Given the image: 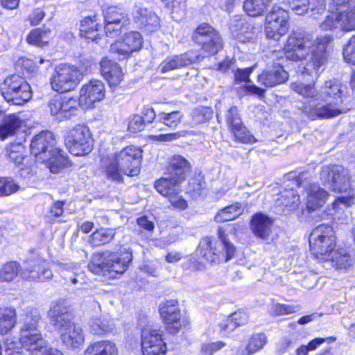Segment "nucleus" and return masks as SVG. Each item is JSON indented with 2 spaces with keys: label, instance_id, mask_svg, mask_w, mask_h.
Listing matches in <instances>:
<instances>
[{
  "label": "nucleus",
  "instance_id": "dca6fc26",
  "mask_svg": "<svg viewBox=\"0 0 355 355\" xmlns=\"http://www.w3.org/2000/svg\"><path fill=\"white\" fill-rule=\"evenodd\" d=\"M225 121L229 130L236 141L244 144H253L257 141L244 126L237 107L232 106L227 110Z\"/></svg>",
  "mask_w": 355,
  "mask_h": 355
},
{
  "label": "nucleus",
  "instance_id": "338daca9",
  "mask_svg": "<svg viewBox=\"0 0 355 355\" xmlns=\"http://www.w3.org/2000/svg\"><path fill=\"white\" fill-rule=\"evenodd\" d=\"M45 15L46 13L42 8H37L28 15L27 21L31 26H37L44 19Z\"/></svg>",
  "mask_w": 355,
  "mask_h": 355
},
{
  "label": "nucleus",
  "instance_id": "e433bc0d",
  "mask_svg": "<svg viewBox=\"0 0 355 355\" xmlns=\"http://www.w3.org/2000/svg\"><path fill=\"white\" fill-rule=\"evenodd\" d=\"M24 121L16 114H10L5 116L2 124L0 125V138L2 140L13 135L20 128Z\"/></svg>",
  "mask_w": 355,
  "mask_h": 355
},
{
  "label": "nucleus",
  "instance_id": "1a4fd4ad",
  "mask_svg": "<svg viewBox=\"0 0 355 355\" xmlns=\"http://www.w3.org/2000/svg\"><path fill=\"white\" fill-rule=\"evenodd\" d=\"M4 99L13 105H23L32 97L30 85L17 75L7 77L1 86Z\"/></svg>",
  "mask_w": 355,
  "mask_h": 355
},
{
  "label": "nucleus",
  "instance_id": "7c9ffc66",
  "mask_svg": "<svg viewBox=\"0 0 355 355\" xmlns=\"http://www.w3.org/2000/svg\"><path fill=\"white\" fill-rule=\"evenodd\" d=\"M354 203L355 198L354 196L339 197L330 207L327 208L325 213L327 216H333L335 220H343L347 217L343 208L349 207Z\"/></svg>",
  "mask_w": 355,
  "mask_h": 355
},
{
  "label": "nucleus",
  "instance_id": "69168bd1",
  "mask_svg": "<svg viewBox=\"0 0 355 355\" xmlns=\"http://www.w3.org/2000/svg\"><path fill=\"white\" fill-rule=\"evenodd\" d=\"M141 347L143 355H165L166 352V345H155L150 347L144 346Z\"/></svg>",
  "mask_w": 355,
  "mask_h": 355
},
{
  "label": "nucleus",
  "instance_id": "8fccbe9b",
  "mask_svg": "<svg viewBox=\"0 0 355 355\" xmlns=\"http://www.w3.org/2000/svg\"><path fill=\"white\" fill-rule=\"evenodd\" d=\"M6 156L15 166L23 164L26 159L25 148L21 144H12L6 148Z\"/></svg>",
  "mask_w": 355,
  "mask_h": 355
},
{
  "label": "nucleus",
  "instance_id": "9b49d317",
  "mask_svg": "<svg viewBox=\"0 0 355 355\" xmlns=\"http://www.w3.org/2000/svg\"><path fill=\"white\" fill-rule=\"evenodd\" d=\"M320 179L324 187L336 193L346 192L351 187L349 171L341 165L322 166Z\"/></svg>",
  "mask_w": 355,
  "mask_h": 355
},
{
  "label": "nucleus",
  "instance_id": "a878e982",
  "mask_svg": "<svg viewBox=\"0 0 355 355\" xmlns=\"http://www.w3.org/2000/svg\"><path fill=\"white\" fill-rule=\"evenodd\" d=\"M102 76L107 80L111 87L120 84L123 78V73L120 66L115 62L103 58L100 63Z\"/></svg>",
  "mask_w": 355,
  "mask_h": 355
},
{
  "label": "nucleus",
  "instance_id": "e2e57ef3",
  "mask_svg": "<svg viewBox=\"0 0 355 355\" xmlns=\"http://www.w3.org/2000/svg\"><path fill=\"white\" fill-rule=\"evenodd\" d=\"M299 310L300 306L297 305L277 304L274 306V313L278 315L294 313Z\"/></svg>",
  "mask_w": 355,
  "mask_h": 355
},
{
  "label": "nucleus",
  "instance_id": "2f4dec72",
  "mask_svg": "<svg viewBox=\"0 0 355 355\" xmlns=\"http://www.w3.org/2000/svg\"><path fill=\"white\" fill-rule=\"evenodd\" d=\"M190 163L183 156L175 155L170 159L167 173L183 181L186 173L190 170Z\"/></svg>",
  "mask_w": 355,
  "mask_h": 355
},
{
  "label": "nucleus",
  "instance_id": "cd10ccee",
  "mask_svg": "<svg viewBox=\"0 0 355 355\" xmlns=\"http://www.w3.org/2000/svg\"><path fill=\"white\" fill-rule=\"evenodd\" d=\"M345 87L341 83L336 80H329L324 82L322 87L320 89L318 96L331 101H338V103L343 104V94L345 92Z\"/></svg>",
  "mask_w": 355,
  "mask_h": 355
},
{
  "label": "nucleus",
  "instance_id": "de8ad7c7",
  "mask_svg": "<svg viewBox=\"0 0 355 355\" xmlns=\"http://www.w3.org/2000/svg\"><path fill=\"white\" fill-rule=\"evenodd\" d=\"M45 163L50 171L53 173H58L68 164V159L61 155L60 149H56V153H51V156L46 158Z\"/></svg>",
  "mask_w": 355,
  "mask_h": 355
},
{
  "label": "nucleus",
  "instance_id": "9d476101",
  "mask_svg": "<svg viewBox=\"0 0 355 355\" xmlns=\"http://www.w3.org/2000/svg\"><path fill=\"white\" fill-rule=\"evenodd\" d=\"M65 144L71 154L83 156L92 151L94 140L87 126L78 125L67 132L65 136Z\"/></svg>",
  "mask_w": 355,
  "mask_h": 355
},
{
  "label": "nucleus",
  "instance_id": "c03bdc74",
  "mask_svg": "<svg viewBox=\"0 0 355 355\" xmlns=\"http://www.w3.org/2000/svg\"><path fill=\"white\" fill-rule=\"evenodd\" d=\"M243 212L241 204L235 203L220 209L215 216L217 223H224L236 219Z\"/></svg>",
  "mask_w": 355,
  "mask_h": 355
},
{
  "label": "nucleus",
  "instance_id": "423d86ee",
  "mask_svg": "<svg viewBox=\"0 0 355 355\" xmlns=\"http://www.w3.org/2000/svg\"><path fill=\"white\" fill-rule=\"evenodd\" d=\"M236 252L235 246L229 241L222 228L217 232V238L205 237L199 243L198 253L209 263H220L232 259Z\"/></svg>",
  "mask_w": 355,
  "mask_h": 355
},
{
  "label": "nucleus",
  "instance_id": "c85d7f7f",
  "mask_svg": "<svg viewBox=\"0 0 355 355\" xmlns=\"http://www.w3.org/2000/svg\"><path fill=\"white\" fill-rule=\"evenodd\" d=\"M251 230L254 234L263 240L268 239L271 232L272 220L266 215L257 213L252 217Z\"/></svg>",
  "mask_w": 355,
  "mask_h": 355
},
{
  "label": "nucleus",
  "instance_id": "ea45409f",
  "mask_svg": "<svg viewBox=\"0 0 355 355\" xmlns=\"http://www.w3.org/2000/svg\"><path fill=\"white\" fill-rule=\"evenodd\" d=\"M80 35L92 41L98 42V24L96 23V16L87 17L80 23Z\"/></svg>",
  "mask_w": 355,
  "mask_h": 355
},
{
  "label": "nucleus",
  "instance_id": "f3484780",
  "mask_svg": "<svg viewBox=\"0 0 355 355\" xmlns=\"http://www.w3.org/2000/svg\"><path fill=\"white\" fill-rule=\"evenodd\" d=\"M159 311L166 330L171 334L178 333L182 326L178 302L175 300L162 302L159 306Z\"/></svg>",
  "mask_w": 355,
  "mask_h": 355
},
{
  "label": "nucleus",
  "instance_id": "412c9836",
  "mask_svg": "<svg viewBox=\"0 0 355 355\" xmlns=\"http://www.w3.org/2000/svg\"><path fill=\"white\" fill-rule=\"evenodd\" d=\"M134 21L140 28L148 32H155L159 28V17L146 8L140 5H135L132 10Z\"/></svg>",
  "mask_w": 355,
  "mask_h": 355
},
{
  "label": "nucleus",
  "instance_id": "f704fd0d",
  "mask_svg": "<svg viewBox=\"0 0 355 355\" xmlns=\"http://www.w3.org/2000/svg\"><path fill=\"white\" fill-rule=\"evenodd\" d=\"M117 354L118 349L115 343L110 340L92 343L84 352V355H117Z\"/></svg>",
  "mask_w": 355,
  "mask_h": 355
},
{
  "label": "nucleus",
  "instance_id": "3c124183",
  "mask_svg": "<svg viewBox=\"0 0 355 355\" xmlns=\"http://www.w3.org/2000/svg\"><path fill=\"white\" fill-rule=\"evenodd\" d=\"M155 345H166L159 330L144 329L141 333V347H150Z\"/></svg>",
  "mask_w": 355,
  "mask_h": 355
},
{
  "label": "nucleus",
  "instance_id": "79ce46f5",
  "mask_svg": "<svg viewBox=\"0 0 355 355\" xmlns=\"http://www.w3.org/2000/svg\"><path fill=\"white\" fill-rule=\"evenodd\" d=\"M17 313L12 308H0V334L8 333L16 324Z\"/></svg>",
  "mask_w": 355,
  "mask_h": 355
},
{
  "label": "nucleus",
  "instance_id": "a211bd4d",
  "mask_svg": "<svg viewBox=\"0 0 355 355\" xmlns=\"http://www.w3.org/2000/svg\"><path fill=\"white\" fill-rule=\"evenodd\" d=\"M143 37L137 31H131L123 36L121 41H117L110 46V51L123 57L130 56L133 52L141 49Z\"/></svg>",
  "mask_w": 355,
  "mask_h": 355
},
{
  "label": "nucleus",
  "instance_id": "4be33fe9",
  "mask_svg": "<svg viewBox=\"0 0 355 355\" xmlns=\"http://www.w3.org/2000/svg\"><path fill=\"white\" fill-rule=\"evenodd\" d=\"M290 8L296 14L302 15L310 8L311 16L318 19L326 10L325 0H288Z\"/></svg>",
  "mask_w": 355,
  "mask_h": 355
},
{
  "label": "nucleus",
  "instance_id": "bf43d9fd",
  "mask_svg": "<svg viewBox=\"0 0 355 355\" xmlns=\"http://www.w3.org/2000/svg\"><path fill=\"white\" fill-rule=\"evenodd\" d=\"M146 125L143 116L135 114L130 118L128 130L130 132L136 133L142 131L145 128Z\"/></svg>",
  "mask_w": 355,
  "mask_h": 355
},
{
  "label": "nucleus",
  "instance_id": "0eeeda50",
  "mask_svg": "<svg viewBox=\"0 0 355 355\" xmlns=\"http://www.w3.org/2000/svg\"><path fill=\"white\" fill-rule=\"evenodd\" d=\"M336 237L333 227L328 225H320L311 234L309 245L315 257L327 261L335 250Z\"/></svg>",
  "mask_w": 355,
  "mask_h": 355
},
{
  "label": "nucleus",
  "instance_id": "ddd939ff",
  "mask_svg": "<svg viewBox=\"0 0 355 355\" xmlns=\"http://www.w3.org/2000/svg\"><path fill=\"white\" fill-rule=\"evenodd\" d=\"M20 277L28 281L44 282L51 279L53 273L46 260L37 253H32L24 262Z\"/></svg>",
  "mask_w": 355,
  "mask_h": 355
},
{
  "label": "nucleus",
  "instance_id": "6ab92c4d",
  "mask_svg": "<svg viewBox=\"0 0 355 355\" xmlns=\"http://www.w3.org/2000/svg\"><path fill=\"white\" fill-rule=\"evenodd\" d=\"M201 59L197 51H189L178 55L167 57L159 64L158 70L161 73H167L192 64Z\"/></svg>",
  "mask_w": 355,
  "mask_h": 355
},
{
  "label": "nucleus",
  "instance_id": "aec40b11",
  "mask_svg": "<svg viewBox=\"0 0 355 355\" xmlns=\"http://www.w3.org/2000/svg\"><path fill=\"white\" fill-rule=\"evenodd\" d=\"M105 93L103 83L98 80H92L80 89L79 102L86 106H91L95 102L103 100Z\"/></svg>",
  "mask_w": 355,
  "mask_h": 355
},
{
  "label": "nucleus",
  "instance_id": "a18cd8bd",
  "mask_svg": "<svg viewBox=\"0 0 355 355\" xmlns=\"http://www.w3.org/2000/svg\"><path fill=\"white\" fill-rule=\"evenodd\" d=\"M248 321V314L242 311H238L232 313L225 323L220 324L221 329L230 332L235 328L247 324Z\"/></svg>",
  "mask_w": 355,
  "mask_h": 355
},
{
  "label": "nucleus",
  "instance_id": "5fc2aeb1",
  "mask_svg": "<svg viewBox=\"0 0 355 355\" xmlns=\"http://www.w3.org/2000/svg\"><path fill=\"white\" fill-rule=\"evenodd\" d=\"M183 114L180 111H174L170 113L161 112L159 118L161 123L171 129H175L181 122Z\"/></svg>",
  "mask_w": 355,
  "mask_h": 355
},
{
  "label": "nucleus",
  "instance_id": "37998d69",
  "mask_svg": "<svg viewBox=\"0 0 355 355\" xmlns=\"http://www.w3.org/2000/svg\"><path fill=\"white\" fill-rule=\"evenodd\" d=\"M272 0H245L243 9L248 15L259 17L267 10Z\"/></svg>",
  "mask_w": 355,
  "mask_h": 355
},
{
  "label": "nucleus",
  "instance_id": "c9c22d12",
  "mask_svg": "<svg viewBox=\"0 0 355 355\" xmlns=\"http://www.w3.org/2000/svg\"><path fill=\"white\" fill-rule=\"evenodd\" d=\"M89 327L93 334L103 336L113 330L114 324L110 317L101 315L92 318L89 322Z\"/></svg>",
  "mask_w": 355,
  "mask_h": 355
},
{
  "label": "nucleus",
  "instance_id": "f03ea898",
  "mask_svg": "<svg viewBox=\"0 0 355 355\" xmlns=\"http://www.w3.org/2000/svg\"><path fill=\"white\" fill-rule=\"evenodd\" d=\"M293 91L305 98H312L303 105L304 113L311 119H327L336 117L347 112L349 109L344 107L338 101H331L318 96L315 88V82L309 84L293 83L291 84Z\"/></svg>",
  "mask_w": 355,
  "mask_h": 355
},
{
  "label": "nucleus",
  "instance_id": "052dcab7",
  "mask_svg": "<svg viewBox=\"0 0 355 355\" xmlns=\"http://www.w3.org/2000/svg\"><path fill=\"white\" fill-rule=\"evenodd\" d=\"M187 133V131H180L173 133L162 134L159 135H150L149 137L152 141H154L168 142L177 140L180 137H183L186 136Z\"/></svg>",
  "mask_w": 355,
  "mask_h": 355
},
{
  "label": "nucleus",
  "instance_id": "4468645a",
  "mask_svg": "<svg viewBox=\"0 0 355 355\" xmlns=\"http://www.w3.org/2000/svg\"><path fill=\"white\" fill-rule=\"evenodd\" d=\"M192 38L201 45L202 49L209 55L216 54L223 46L219 33L207 24L199 25Z\"/></svg>",
  "mask_w": 355,
  "mask_h": 355
},
{
  "label": "nucleus",
  "instance_id": "f8f14e48",
  "mask_svg": "<svg viewBox=\"0 0 355 355\" xmlns=\"http://www.w3.org/2000/svg\"><path fill=\"white\" fill-rule=\"evenodd\" d=\"M288 12L279 6H273L265 19V34L268 39L279 41L289 29Z\"/></svg>",
  "mask_w": 355,
  "mask_h": 355
},
{
  "label": "nucleus",
  "instance_id": "13d9d810",
  "mask_svg": "<svg viewBox=\"0 0 355 355\" xmlns=\"http://www.w3.org/2000/svg\"><path fill=\"white\" fill-rule=\"evenodd\" d=\"M343 58L346 62L355 64V35H353L343 49Z\"/></svg>",
  "mask_w": 355,
  "mask_h": 355
},
{
  "label": "nucleus",
  "instance_id": "603ef678",
  "mask_svg": "<svg viewBox=\"0 0 355 355\" xmlns=\"http://www.w3.org/2000/svg\"><path fill=\"white\" fill-rule=\"evenodd\" d=\"M60 121L69 119L77 114L78 103L75 98L62 97Z\"/></svg>",
  "mask_w": 355,
  "mask_h": 355
},
{
  "label": "nucleus",
  "instance_id": "774afa93",
  "mask_svg": "<svg viewBox=\"0 0 355 355\" xmlns=\"http://www.w3.org/2000/svg\"><path fill=\"white\" fill-rule=\"evenodd\" d=\"M345 20V31L355 30V8L350 10H345V15H343Z\"/></svg>",
  "mask_w": 355,
  "mask_h": 355
},
{
  "label": "nucleus",
  "instance_id": "49530a36",
  "mask_svg": "<svg viewBox=\"0 0 355 355\" xmlns=\"http://www.w3.org/2000/svg\"><path fill=\"white\" fill-rule=\"evenodd\" d=\"M267 341L264 334H257L252 336L251 339L245 349H239L237 355H250L261 349Z\"/></svg>",
  "mask_w": 355,
  "mask_h": 355
},
{
  "label": "nucleus",
  "instance_id": "7ed1b4c3",
  "mask_svg": "<svg viewBox=\"0 0 355 355\" xmlns=\"http://www.w3.org/2000/svg\"><path fill=\"white\" fill-rule=\"evenodd\" d=\"M141 154L142 150L139 148L129 146L119 153L103 155L101 166L107 178L121 181L122 173L129 176L139 173Z\"/></svg>",
  "mask_w": 355,
  "mask_h": 355
},
{
  "label": "nucleus",
  "instance_id": "0e129e2a",
  "mask_svg": "<svg viewBox=\"0 0 355 355\" xmlns=\"http://www.w3.org/2000/svg\"><path fill=\"white\" fill-rule=\"evenodd\" d=\"M62 105V97H55L49 103L51 114L55 116L59 121H60Z\"/></svg>",
  "mask_w": 355,
  "mask_h": 355
},
{
  "label": "nucleus",
  "instance_id": "2eb2a0df",
  "mask_svg": "<svg viewBox=\"0 0 355 355\" xmlns=\"http://www.w3.org/2000/svg\"><path fill=\"white\" fill-rule=\"evenodd\" d=\"M55 139L52 132L44 131L35 135L31 144V152L38 162H45L51 153H56Z\"/></svg>",
  "mask_w": 355,
  "mask_h": 355
},
{
  "label": "nucleus",
  "instance_id": "393cba45",
  "mask_svg": "<svg viewBox=\"0 0 355 355\" xmlns=\"http://www.w3.org/2000/svg\"><path fill=\"white\" fill-rule=\"evenodd\" d=\"M19 342L21 347L30 352L31 355H38L40 352L46 347L47 343L40 331H20Z\"/></svg>",
  "mask_w": 355,
  "mask_h": 355
},
{
  "label": "nucleus",
  "instance_id": "20e7f679",
  "mask_svg": "<svg viewBox=\"0 0 355 355\" xmlns=\"http://www.w3.org/2000/svg\"><path fill=\"white\" fill-rule=\"evenodd\" d=\"M132 259L130 248L121 246L115 252L104 251L92 255L88 268L98 275L116 278L118 275L124 273Z\"/></svg>",
  "mask_w": 355,
  "mask_h": 355
},
{
  "label": "nucleus",
  "instance_id": "72a5a7b5",
  "mask_svg": "<svg viewBox=\"0 0 355 355\" xmlns=\"http://www.w3.org/2000/svg\"><path fill=\"white\" fill-rule=\"evenodd\" d=\"M329 261L337 269H348L355 263L354 255L345 248L335 250Z\"/></svg>",
  "mask_w": 355,
  "mask_h": 355
},
{
  "label": "nucleus",
  "instance_id": "6e6d98bb",
  "mask_svg": "<svg viewBox=\"0 0 355 355\" xmlns=\"http://www.w3.org/2000/svg\"><path fill=\"white\" fill-rule=\"evenodd\" d=\"M19 189V186L13 180L0 178V197L10 196L16 193Z\"/></svg>",
  "mask_w": 355,
  "mask_h": 355
},
{
  "label": "nucleus",
  "instance_id": "39448f33",
  "mask_svg": "<svg viewBox=\"0 0 355 355\" xmlns=\"http://www.w3.org/2000/svg\"><path fill=\"white\" fill-rule=\"evenodd\" d=\"M50 323L60 333V340L68 349H76L85 340L82 328L72 322L69 314L60 304L51 306L49 311Z\"/></svg>",
  "mask_w": 355,
  "mask_h": 355
},
{
  "label": "nucleus",
  "instance_id": "864d4df0",
  "mask_svg": "<svg viewBox=\"0 0 355 355\" xmlns=\"http://www.w3.org/2000/svg\"><path fill=\"white\" fill-rule=\"evenodd\" d=\"M51 31L41 28H35L29 33L27 37V41L29 44L42 46L48 42Z\"/></svg>",
  "mask_w": 355,
  "mask_h": 355
},
{
  "label": "nucleus",
  "instance_id": "5701e85b",
  "mask_svg": "<svg viewBox=\"0 0 355 355\" xmlns=\"http://www.w3.org/2000/svg\"><path fill=\"white\" fill-rule=\"evenodd\" d=\"M300 204L297 192L292 189H285L280 192L275 201V208L279 214H288L296 210Z\"/></svg>",
  "mask_w": 355,
  "mask_h": 355
},
{
  "label": "nucleus",
  "instance_id": "6e6552de",
  "mask_svg": "<svg viewBox=\"0 0 355 355\" xmlns=\"http://www.w3.org/2000/svg\"><path fill=\"white\" fill-rule=\"evenodd\" d=\"M83 78V72L76 66L61 64L55 68L50 83L53 90L65 93L74 89Z\"/></svg>",
  "mask_w": 355,
  "mask_h": 355
},
{
  "label": "nucleus",
  "instance_id": "4d7b16f0",
  "mask_svg": "<svg viewBox=\"0 0 355 355\" xmlns=\"http://www.w3.org/2000/svg\"><path fill=\"white\" fill-rule=\"evenodd\" d=\"M236 39L243 43L249 42L254 40V27L250 23L242 24L241 30L235 33Z\"/></svg>",
  "mask_w": 355,
  "mask_h": 355
},
{
  "label": "nucleus",
  "instance_id": "09e8293b",
  "mask_svg": "<svg viewBox=\"0 0 355 355\" xmlns=\"http://www.w3.org/2000/svg\"><path fill=\"white\" fill-rule=\"evenodd\" d=\"M20 264L17 261H9L0 269V281L10 282L13 281L21 271Z\"/></svg>",
  "mask_w": 355,
  "mask_h": 355
},
{
  "label": "nucleus",
  "instance_id": "58836bf2",
  "mask_svg": "<svg viewBox=\"0 0 355 355\" xmlns=\"http://www.w3.org/2000/svg\"><path fill=\"white\" fill-rule=\"evenodd\" d=\"M105 22L116 23V26H125L129 22L128 14L122 7L110 6L104 13Z\"/></svg>",
  "mask_w": 355,
  "mask_h": 355
},
{
  "label": "nucleus",
  "instance_id": "4c0bfd02",
  "mask_svg": "<svg viewBox=\"0 0 355 355\" xmlns=\"http://www.w3.org/2000/svg\"><path fill=\"white\" fill-rule=\"evenodd\" d=\"M41 318V315L37 309H27L21 320L20 331L35 332L40 331L38 327Z\"/></svg>",
  "mask_w": 355,
  "mask_h": 355
},
{
  "label": "nucleus",
  "instance_id": "473e14b6",
  "mask_svg": "<svg viewBox=\"0 0 355 355\" xmlns=\"http://www.w3.org/2000/svg\"><path fill=\"white\" fill-rule=\"evenodd\" d=\"M182 181L178 180L175 176L168 173H165V177L156 180L154 187L157 192L163 196H170L179 191L178 184Z\"/></svg>",
  "mask_w": 355,
  "mask_h": 355
},
{
  "label": "nucleus",
  "instance_id": "f257e3e1",
  "mask_svg": "<svg viewBox=\"0 0 355 355\" xmlns=\"http://www.w3.org/2000/svg\"><path fill=\"white\" fill-rule=\"evenodd\" d=\"M332 41L330 36L317 37L311 44L309 37L302 33L293 32L284 47L285 57L293 61L306 60L302 71L303 75H308L316 79L319 70L327 62V48Z\"/></svg>",
  "mask_w": 355,
  "mask_h": 355
},
{
  "label": "nucleus",
  "instance_id": "b1692460",
  "mask_svg": "<svg viewBox=\"0 0 355 355\" xmlns=\"http://www.w3.org/2000/svg\"><path fill=\"white\" fill-rule=\"evenodd\" d=\"M272 67V69L264 70L258 76L257 82L259 85L266 87H273L288 80V73L280 63H274Z\"/></svg>",
  "mask_w": 355,
  "mask_h": 355
},
{
  "label": "nucleus",
  "instance_id": "bb28decb",
  "mask_svg": "<svg viewBox=\"0 0 355 355\" xmlns=\"http://www.w3.org/2000/svg\"><path fill=\"white\" fill-rule=\"evenodd\" d=\"M336 5V11L338 13L331 14L327 15L325 19L320 24V28L322 31H333L338 27L342 30L345 31V20L343 17V15H345V10H343L342 8L344 4L349 0H332Z\"/></svg>",
  "mask_w": 355,
  "mask_h": 355
},
{
  "label": "nucleus",
  "instance_id": "a19ab883",
  "mask_svg": "<svg viewBox=\"0 0 355 355\" xmlns=\"http://www.w3.org/2000/svg\"><path fill=\"white\" fill-rule=\"evenodd\" d=\"M116 235V229L101 227L89 236V243L92 246H101L112 241Z\"/></svg>",
  "mask_w": 355,
  "mask_h": 355
},
{
  "label": "nucleus",
  "instance_id": "680f3d73",
  "mask_svg": "<svg viewBox=\"0 0 355 355\" xmlns=\"http://www.w3.org/2000/svg\"><path fill=\"white\" fill-rule=\"evenodd\" d=\"M225 346V343L222 341L214 343H203L201 346V355H212L213 353L218 351Z\"/></svg>",
  "mask_w": 355,
  "mask_h": 355
},
{
  "label": "nucleus",
  "instance_id": "c756f323",
  "mask_svg": "<svg viewBox=\"0 0 355 355\" xmlns=\"http://www.w3.org/2000/svg\"><path fill=\"white\" fill-rule=\"evenodd\" d=\"M329 197L328 192L320 186L309 184L307 189L306 207L309 210L314 211L322 207Z\"/></svg>",
  "mask_w": 355,
  "mask_h": 355
}]
</instances>
